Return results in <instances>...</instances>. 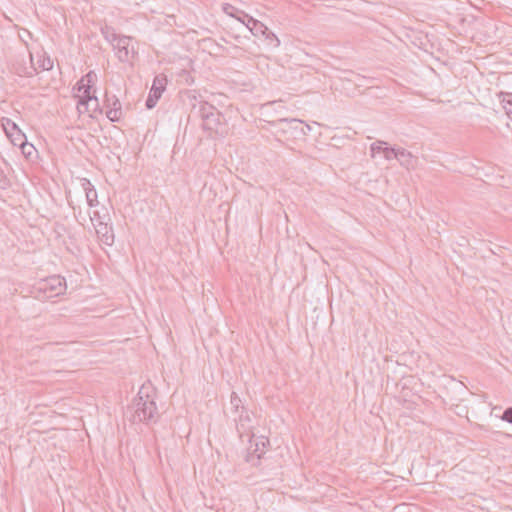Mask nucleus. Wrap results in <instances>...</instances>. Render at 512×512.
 Listing matches in <instances>:
<instances>
[{
    "label": "nucleus",
    "mask_w": 512,
    "mask_h": 512,
    "mask_svg": "<svg viewBox=\"0 0 512 512\" xmlns=\"http://www.w3.org/2000/svg\"><path fill=\"white\" fill-rule=\"evenodd\" d=\"M34 289L37 298L48 300L64 293L66 290V281L61 276H51L38 281Z\"/></svg>",
    "instance_id": "obj_4"
},
{
    "label": "nucleus",
    "mask_w": 512,
    "mask_h": 512,
    "mask_svg": "<svg viewBox=\"0 0 512 512\" xmlns=\"http://www.w3.org/2000/svg\"><path fill=\"white\" fill-rule=\"evenodd\" d=\"M105 106L107 108L106 116L112 122H117L122 117L121 103L115 95L106 94Z\"/></svg>",
    "instance_id": "obj_10"
},
{
    "label": "nucleus",
    "mask_w": 512,
    "mask_h": 512,
    "mask_svg": "<svg viewBox=\"0 0 512 512\" xmlns=\"http://www.w3.org/2000/svg\"><path fill=\"white\" fill-rule=\"evenodd\" d=\"M305 128H306L308 131H310V129H311L309 125H306V126H305Z\"/></svg>",
    "instance_id": "obj_24"
},
{
    "label": "nucleus",
    "mask_w": 512,
    "mask_h": 512,
    "mask_svg": "<svg viewBox=\"0 0 512 512\" xmlns=\"http://www.w3.org/2000/svg\"><path fill=\"white\" fill-rule=\"evenodd\" d=\"M9 187V179L5 172L0 168V189H6Z\"/></svg>",
    "instance_id": "obj_17"
},
{
    "label": "nucleus",
    "mask_w": 512,
    "mask_h": 512,
    "mask_svg": "<svg viewBox=\"0 0 512 512\" xmlns=\"http://www.w3.org/2000/svg\"><path fill=\"white\" fill-rule=\"evenodd\" d=\"M230 403H231L232 407L235 409V411H236V412H238V411H239V408L241 407V412H240V415H239V416H241V415H243V416H244V415H245V413H248V412L244 409V407H242V406H241L242 401H241V399H240L236 394H234V393H233V394L231 395ZM239 418H240V417H238L235 421L237 422V420H238Z\"/></svg>",
    "instance_id": "obj_15"
},
{
    "label": "nucleus",
    "mask_w": 512,
    "mask_h": 512,
    "mask_svg": "<svg viewBox=\"0 0 512 512\" xmlns=\"http://www.w3.org/2000/svg\"><path fill=\"white\" fill-rule=\"evenodd\" d=\"M202 117L203 127L206 130L219 135L224 132L223 125L220 121L221 113L219 111H214L212 106L208 107V111H206V108H203Z\"/></svg>",
    "instance_id": "obj_6"
},
{
    "label": "nucleus",
    "mask_w": 512,
    "mask_h": 512,
    "mask_svg": "<svg viewBox=\"0 0 512 512\" xmlns=\"http://www.w3.org/2000/svg\"><path fill=\"white\" fill-rule=\"evenodd\" d=\"M132 38L128 36H120L112 33V45L116 51L119 61L127 63L131 62L136 54L135 47L131 44Z\"/></svg>",
    "instance_id": "obj_5"
},
{
    "label": "nucleus",
    "mask_w": 512,
    "mask_h": 512,
    "mask_svg": "<svg viewBox=\"0 0 512 512\" xmlns=\"http://www.w3.org/2000/svg\"><path fill=\"white\" fill-rule=\"evenodd\" d=\"M292 123H299V124H302V121L300 120H297V119H292L291 120Z\"/></svg>",
    "instance_id": "obj_23"
},
{
    "label": "nucleus",
    "mask_w": 512,
    "mask_h": 512,
    "mask_svg": "<svg viewBox=\"0 0 512 512\" xmlns=\"http://www.w3.org/2000/svg\"><path fill=\"white\" fill-rule=\"evenodd\" d=\"M504 109L507 114V116L512 119V100H507L504 102Z\"/></svg>",
    "instance_id": "obj_18"
},
{
    "label": "nucleus",
    "mask_w": 512,
    "mask_h": 512,
    "mask_svg": "<svg viewBox=\"0 0 512 512\" xmlns=\"http://www.w3.org/2000/svg\"><path fill=\"white\" fill-rule=\"evenodd\" d=\"M233 25H239L240 28L250 31L255 36H265L266 39L274 41L275 47L280 45L279 39L263 23L226 4V28Z\"/></svg>",
    "instance_id": "obj_2"
},
{
    "label": "nucleus",
    "mask_w": 512,
    "mask_h": 512,
    "mask_svg": "<svg viewBox=\"0 0 512 512\" xmlns=\"http://www.w3.org/2000/svg\"><path fill=\"white\" fill-rule=\"evenodd\" d=\"M392 159H397L400 165L408 170L414 169L417 165V157L403 148H396V151H386V160L390 161Z\"/></svg>",
    "instance_id": "obj_7"
},
{
    "label": "nucleus",
    "mask_w": 512,
    "mask_h": 512,
    "mask_svg": "<svg viewBox=\"0 0 512 512\" xmlns=\"http://www.w3.org/2000/svg\"><path fill=\"white\" fill-rule=\"evenodd\" d=\"M82 188L85 191L88 205L90 207L96 206L98 204L97 192L88 179H82Z\"/></svg>",
    "instance_id": "obj_13"
},
{
    "label": "nucleus",
    "mask_w": 512,
    "mask_h": 512,
    "mask_svg": "<svg viewBox=\"0 0 512 512\" xmlns=\"http://www.w3.org/2000/svg\"><path fill=\"white\" fill-rule=\"evenodd\" d=\"M133 422L154 423L159 413L154 400V390L150 383L143 384L135 398L132 408Z\"/></svg>",
    "instance_id": "obj_3"
},
{
    "label": "nucleus",
    "mask_w": 512,
    "mask_h": 512,
    "mask_svg": "<svg viewBox=\"0 0 512 512\" xmlns=\"http://www.w3.org/2000/svg\"><path fill=\"white\" fill-rule=\"evenodd\" d=\"M41 67L43 70H50L53 67V62L47 58L42 61Z\"/></svg>",
    "instance_id": "obj_21"
},
{
    "label": "nucleus",
    "mask_w": 512,
    "mask_h": 512,
    "mask_svg": "<svg viewBox=\"0 0 512 512\" xmlns=\"http://www.w3.org/2000/svg\"><path fill=\"white\" fill-rule=\"evenodd\" d=\"M237 431L241 440L247 438L245 460L253 466L259 463L261 457L266 453L269 444L268 439L263 435H256L253 431L252 419L249 413L241 415L237 420Z\"/></svg>",
    "instance_id": "obj_1"
},
{
    "label": "nucleus",
    "mask_w": 512,
    "mask_h": 512,
    "mask_svg": "<svg viewBox=\"0 0 512 512\" xmlns=\"http://www.w3.org/2000/svg\"><path fill=\"white\" fill-rule=\"evenodd\" d=\"M3 127H4L6 134L9 137H11L13 135L12 131H17L20 133V130L18 129L17 125L10 119H6V123H3Z\"/></svg>",
    "instance_id": "obj_16"
},
{
    "label": "nucleus",
    "mask_w": 512,
    "mask_h": 512,
    "mask_svg": "<svg viewBox=\"0 0 512 512\" xmlns=\"http://www.w3.org/2000/svg\"><path fill=\"white\" fill-rule=\"evenodd\" d=\"M166 78L164 76H156L146 100V107L152 109L155 107L157 101L160 99L163 91L165 90Z\"/></svg>",
    "instance_id": "obj_9"
},
{
    "label": "nucleus",
    "mask_w": 512,
    "mask_h": 512,
    "mask_svg": "<svg viewBox=\"0 0 512 512\" xmlns=\"http://www.w3.org/2000/svg\"><path fill=\"white\" fill-rule=\"evenodd\" d=\"M301 130H302V133H303V134H306V133H307V132L304 130V128H303V127H302V129H301Z\"/></svg>",
    "instance_id": "obj_25"
},
{
    "label": "nucleus",
    "mask_w": 512,
    "mask_h": 512,
    "mask_svg": "<svg viewBox=\"0 0 512 512\" xmlns=\"http://www.w3.org/2000/svg\"><path fill=\"white\" fill-rule=\"evenodd\" d=\"M95 232L98 239L105 245L111 246L114 243V233L111 226L104 220L94 223Z\"/></svg>",
    "instance_id": "obj_11"
},
{
    "label": "nucleus",
    "mask_w": 512,
    "mask_h": 512,
    "mask_svg": "<svg viewBox=\"0 0 512 512\" xmlns=\"http://www.w3.org/2000/svg\"><path fill=\"white\" fill-rule=\"evenodd\" d=\"M99 110V101L95 95H90L85 100L77 101V111L80 115L87 114L92 117Z\"/></svg>",
    "instance_id": "obj_12"
},
{
    "label": "nucleus",
    "mask_w": 512,
    "mask_h": 512,
    "mask_svg": "<svg viewBox=\"0 0 512 512\" xmlns=\"http://www.w3.org/2000/svg\"><path fill=\"white\" fill-rule=\"evenodd\" d=\"M90 220L92 222V224L94 225V223H98L99 220H104L98 211H94L92 215H90Z\"/></svg>",
    "instance_id": "obj_22"
},
{
    "label": "nucleus",
    "mask_w": 512,
    "mask_h": 512,
    "mask_svg": "<svg viewBox=\"0 0 512 512\" xmlns=\"http://www.w3.org/2000/svg\"><path fill=\"white\" fill-rule=\"evenodd\" d=\"M96 74L93 71L88 72L85 76H83L76 85V93L74 97L78 100H85L91 94V88L93 83L96 80Z\"/></svg>",
    "instance_id": "obj_8"
},
{
    "label": "nucleus",
    "mask_w": 512,
    "mask_h": 512,
    "mask_svg": "<svg viewBox=\"0 0 512 512\" xmlns=\"http://www.w3.org/2000/svg\"><path fill=\"white\" fill-rule=\"evenodd\" d=\"M387 143L382 140H377L370 145L371 157L375 158L378 154H382L386 159V151H396V148L387 147Z\"/></svg>",
    "instance_id": "obj_14"
},
{
    "label": "nucleus",
    "mask_w": 512,
    "mask_h": 512,
    "mask_svg": "<svg viewBox=\"0 0 512 512\" xmlns=\"http://www.w3.org/2000/svg\"><path fill=\"white\" fill-rule=\"evenodd\" d=\"M102 33L104 37L112 44V33H114V31L110 30L109 27H105L102 29Z\"/></svg>",
    "instance_id": "obj_19"
},
{
    "label": "nucleus",
    "mask_w": 512,
    "mask_h": 512,
    "mask_svg": "<svg viewBox=\"0 0 512 512\" xmlns=\"http://www.w3.org/2000/svg\"><path fill=\"white\" fill-rule=\"evenodd\" d=\"M502 419L509 423H512V408H508L504 411Z\"/></svg>",
    "instance_id": "obj_20"
}]
</instances>
